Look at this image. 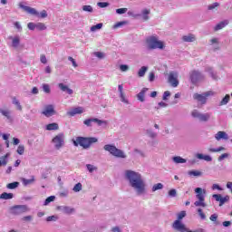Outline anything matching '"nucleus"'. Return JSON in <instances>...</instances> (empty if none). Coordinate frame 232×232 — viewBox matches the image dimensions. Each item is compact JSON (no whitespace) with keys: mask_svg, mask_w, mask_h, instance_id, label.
I'll return each instance as SVG.
<instances>
[{"mask_svg":"<svg viewBox=\"0 0 232 232\" xmlns=\"http://www.w3.org/2000/svg\"><path fill=\"white\" fill-rule=\"evenodd\" d=\"M126 177L131 188L136 189L138 195H142L146 189V184H144V180H142L140 174L133 170H127Z\"/></svg>","mask_w":232,"mask_h":232,"instance_id":"f257e3e1","label":"nucleus"},{"mask_svg":"<svg viewBox=\"0 0 232 232\" xmlns=\"http://www.w3.org/2000/svg\"><path fill=\"white\" fill-rule=\"evenodd\" d=\"M98 140L93 137H77L76 140H73L74 146H81L83 150H88L92 146V144H95Z\"/></svg>","mask_w":232,"mask_h":232,"instance_id":"f03ea898","label":"nucleus"},{"mask_svg":"<svg viewBox=\"0 0 232 232\" xmlns=\"http://www.w3.org/2000/svg\"><path fill=\"white\" fill-rule=\"evenodd\" d=\"M146 41L149 50H164V42L160 41L157 36H150Z\"/></svg>","mask_w":232,"mask_h":232,"instance_id":"7ed1b4c3","label":"nucleus"},{"mask_svg":"<svg viewBox=\"0 0 232 232\" xmlns=\"http://www.w3.org/2000/svg\"><path fill=\"white\" fill-rule=\"evenodd\" d=\"M195 193H197L196 198H198V201L194 203V206H196V208H206V206H208L206 204V196H204L206 195V190L197 188H195Z\"/></svg>","mask_w":232,"mask_h":232,"instance_id":"20e7f679","label":"nucleus"},{"mask_svg":"<svg viewBox=\"0 0 232 232\" xmlns=\"http://www.w3.org/2000/svg\"><path fill=\"white\" fill-rule=\"evenodd\" d=\"M103 150H105V151H109L111 155L116 157L117 159H126V154H124V151L117 149L115 145L107 144L103 147Z\"/></svg>","mask_w":232,"mask_h":232,"instance_id":"39448f33","label":"nucleus"},{"mask_svg":"<svg viewBox=\"0 0 232 232\" xmlns=\"http://www.w3.org/2000/svg\"><path fill=\"white\" fill-rule=\"evenodd\" d=\"M64 139H65V136H64V133L63 132H60L53 137V139L52 140V142L54 144V148L56 150H61V148L64 146Z\"/></svg>","mask_w":232,"mask_h":232,"instance_id":"423d86ee","label":"nucleus"},{"mask_svg":"<svg viewBox=\"0 0 232 232\" xmlns=\"http://www.w3.org/2000/svg\"><path fill=\"white\" fill-rule=\"evenodd\" d=\"M191 116L194 119H198V121H200V122H208V121H209V119L211 118V113L207 112V113H200V111L194 110L191 111Z\"/></svg>","mask_w":232,"mask_h":232,"instance_id":"0eeeda50","label":"nucleus"},{"mask_svg":"<svg viewBox=\"0 0 232 232\" xmlns=\"http://www.w3.org/2000/svg\"><path fill=\"white\" fill-rule=\"evenodd\" d=\"M210 95H214V92L212 91H208L204 94L195 93L193 95V99H195V101H198V102H201V104H206L208 97H210Z\"/></svg>","mask_w":232,"mask_h":232,"instance_id":"6e6552de","label":"nucleus"},{"mask_svg":"<svg viewBox=\"0 0 232 232\" xmlns=\"http://www.w3.org/2000/svg\"><path fill=\"white\" fill-rule=\"evenodd\" d=\"M28 207L26 205H16L11 208L12 215H23V213L28 212Z\"/></svg>","mask_w":232,"mask_h":232,"instance_id":"1a4fd4ad","label":"nucleus"},{"mask_svg":"<svg viewBox=\"0 0 232 232\" xmlns=\"http://www.w3.org/2000/svg\"><path fill=\"white\" fill-rule=\"evenodd\" d=\"M200 79H204V76L198 71H192L190 72V81L192 84H197Z\"/></svg>","mask_w":232,"mask_h":232,"instance_id":"9d476101","label":"nucleus"},{"mask_svg":"<svg viewBox=\"0 0 232 232\" xmlns=\"http://www.w3.org/2000/svg\"><path fill=\"white\" fill-rule=\"evenodd\" d=\"M92 122H96L98 126H102V124H108L106 121L99 120L97 118L87 119L83 121V124H85V126L90 127L92 126Z\"/></svg>","mask_w":232,"mask_h":232,"instance_id":"9b49d317","label":"nucleus"},{"mask_svg":"<svg viewBox=\"0 0 232 232\" xmlns=\"http://www.w3.org/2000/svg\"><path fill=\"white\" fill-rule=\"evenodd\" d=\"M19 7L22 8L24 12H27V14H30V15H36L39 16V12L34 7L26 6L23 5V3L19 4Z\"/></svg>","mask_w":232,"mask_h":232,"instance_id":"f8f14e48","label":"nucleus"},{"mask_svg":"<svg viewBox=\"0 0 232 232\" xmlns=\"http://www.w3.org/2000/svg\"><path fill=\"white\" fill-rule=\"evenodd\" d=\"M173 229H175L176 231H179V232H189V230H188L186 228V226L184 224H182V222H180L179 220H176L174 221L173 225H172Z\"/></svg>","mask_w":232,"mask_h":232,"instance_id":"ddd939ff","label":"nucleus"},{"mask_svg":"<svg viewBox=\"0 0 232 232\" xmlns=\"http://www.w3.org/2000/svg\"><path fill=\"white\" fill-rule=\"evenodd\" d=\"M55 109L53 108V105H46L42 111V114L45 117H52L55 115Z\"/></svg>","mask_w":232,"mask_h":232,"instance_id":"4468645a","label":"nucleus"},{"mask_svg":"<svg viewBox=\"0 0 232 232\" xmlns=\"http://www.w3.org/2000/svg\"><path fill=\"white\" fill-rule=\"evenodd\" d=\"M169 82L171 84L172 88H177V86H179V79H177V73L170 72L169 74Z\"/></svg>","mask_w":232,"mask_h":232,"instance_id":"2eb2a0df","label":"nucleus"},{"mask_svg":"<svg viewBox=\"0 0 232 232\" xmlns=\"http://www.w3.org/2000/svg\"><path fill=\"white\" fill-rule=\"evenodd\" d=\"M215 139L216 140H222V139L224 140H227L229 139V136L227 135V133H226V131L219 130L215 135Z\"/></svg>","mask_w":232,"mask_h":232,"instance_id":"dca6fc26","label":"nucleus"},{"mask_svg":"<svg viewBox=\"0 0 232 232\" xmlns=\"http://www.w3.org/2000/svg\"><path fill=\"white\" fill-rule=\"evenodd\" d=\"M82 107H77L67 112L69 117H74V115L82 113Z\"/></svg>","mask_w":232,"mask_h":232,"instance_id":"f3484780","label":"nucleus"},{"mask_svg":"<svg viewBox=\"0 0 232 232\" xmlns=\"http://www.w3.org/2000/svg\"><path fill=\"white\" fill-rule=\"evenodd\" d=\"M227 24H229V21L227 20L222 21L214 27V30L215 32H218V30H222V28H226Z\"/></svg>","mask_w":232,"mask_h":232,"instance_id":"a211bd4d","label":"nucleus"},{"mask_svg":"<svg viewBox=\"0 0 232 232\" xmlns=\"http://www.w3.org/2000/svg\"><path fill=\"white\" fill-rule=\"evenodd\" d=\"M58 87L62 92H66L69 95H72L73 93V90L70 89L68 85H64V83H59Z\"/></svg>","mask_w":232,"mask_h":232,"instance_id":"6ab92c4d","label":"nucleus"},{"mask_svg":"<svg viewBox=\"0 0 232 232\" xmlns=\"http://www.w3.org/2000/svg\"><path fill=\"white\" fill-rule=\"evenodd\" d=\"M148 91V88H143L138 94H137V98L138 101H140V102H144L145 99V95H146V92Z\"/></svg>","mask_w":232,"mask_h":232,"instance_id":"aec40b11","label":"nucleus"},{"mask_svg":"<svg viewBox=\"0 0 232 232\" xmlns=\"http://www.w3.org/2000/svg\"><path fill=\"white\" fill-rule=\"evenodd\" d=\"M196 157L197 159H199V160H206L207 162H211V160H213V159L209 155L204 156L203 154L198 153Z\"/></svg>","mask_w":232,"mask_h":232,"instance_id":"412c9836","label":"nucleus"},{"mask_svg":"<svg viewBox=\"0 0 232 232\" xmlns=\"http://www.w3.org/2000/svg\"><path fill=\"white\" fill-rule=\"evenodd\" d=\"M182 40L185 42V43H193L195 42V34H188V35H184L182 37Z\"/></svg>","mask_w":232,"mask_h":232,"instance_id":"4be33fe9","label":"nucleus"},{"mask_svg":"<svg viewBox=\"0 0 232 232\" xmlns=\"http://www.w3.org/2000/svg\"><path fill=\"white\" fill-rule=\"evenodd\" d=\"M0 198H2L4 200H10V199L14 198V194L4 192L0 195Z\"/></svg>","mask_w":232,"mask_h":232,"instance_id":"5701e85b","label":"nucleus"},{"mask_svg":"<svg viewBox=\"0 0 232 232\" xmlns=\"http://www.w3.org/2000/svg\"><path fill=\"white\" fill-rule=\"evenodd\" d=\"M46 130H47V131H52V130H59V124H57V123H50V124L46 125Z\"/></svg>","mask_w":232,"mask_h":232,"instance_id":"b1692460","label":"nucleus"},{"mask_svg":"<svg viewBox=\"0 0 232 232\" xmlns=\"http://www.w3.org/2000/svg\"><path fill=\"white\" fill-rule=\"evenodd\" d=\"M173 161L176 164H186V159L181 158L180 156H176L173 158Z\"/></svg>","mask_w":232,"mask_h":232,"instance_id":"393cba45","label":"nucleus"},{"mask_svg":"<svg viewBox=\"0 0 232 232\" xmlns=\"http://www.w3.org/2000/svg\"><path fill=\"white\" fill-rule=\"evenodd\" d=\"M10 39H12L13 47L17 48V46H19V43H21L19 36H15L14 38L10 37Z\"/></svg>","mask_w":232,"mask_h":232,"instance_id":"a878e982","label":"nucleus"},{"mask_svg":"<svg viewBox=\"0 0 232 232\" xmlns=\"http://www.w3.org/2000/svg\"><path fill=\"white\" fill-rule=\"evenodd\" d=\"M0 168L1 166H6L8 164V154H5V156L0 158Z\"/></svg>","mask_w":232,"mask_h":232,"instance_id":"bb28decb","label":"nucleus"},{"mask_svg":"<svg viewBox=\"0 0 232 232\" xmlns=\"http://www.w3.org/2000/svg\"><path fill=\"white\" fill-rule=\"evenodd\" d=\"M146 72H148V67L142 66L138 72V77H144V75H146Z\"/></svg>","mask_w":232,"mask_h":232,"instance_id":"cd10ccee","label":"nucleus"},{"mask_svg":"<svg viewBox=\"0 0 232 232\" xmlns=\"http://www.w3.org/2000/svg\"><path fill=\"white\" fill-rule=\"evenodd\" d=\"M13 104L17 107V110H19V111H23V106H21V103L19 102V100H17V98H13Z\"/></svg>","mask_w":232,"mask_h":232,"instance_id":"c85d7f7f","label":"nucleus"},{"mask_svg":"<svg viewBox=\"0 0 232 232\" xmlns=\"http://www.w3.org/2000/svg\"><path fill=\"white\" fill-rule=\"evenodd\" d=\"M0 113H2L4 117H6V119L8 120L12 119V116L10 115V111L8 110L1 109Z\"/></svg>","mask_w":232,"mask_h":232,"instance_id":"c756f323","label":"nucleus"},{"mask_svg":"<svg viewBox=\"0 0 232 232\" xmlns=\"http://www.w3.org/2000/svg\"><path fill=\"white\" fill-rule=\"evenodd\" d=\"M229 99H230L229 94H227V95L222 99V101L220 102V106H226V104H227V102H229Z\"/></svg>","mask_w":232,"mask_h":232,"instance_id":"7c9ffc66","label":"nucleus"},{"mask_svg":"<svg viewBox=\"0 0 232 232\" xmlns=\"http://www.w3.org/2000/svg\"><path fill=\"white\" fill-rule=\"evenodd\" d=\"M188 175L193 177H202V172H200L199 170H190L188 171Z\"/></svg>","mask_w":232,"mask_h":232,"instance_id":"2f4dec72","label":"nucleus"},{"mask_svg":"<svg viewBox=\"0 0 232 232\" xmlns=\"http://www.w3.org/2000/svg\"><path fill=\"white\" fill-rule=\"evenodd\" d=\"M150 9H144L142 11V15H143L144 21H148V19H150V16H148V15H150Z\"/></svg>","mask_w":232,"mask_h":232,"instance_id":"473e14b6","label":"nucleus"},{"mask_svg":"<svg viewBox=\"0 0 232 232\" xmlns=\"http://www.w3.org/2000/svg\"><path fill=\"white\" fill-rule=\"evenodd\" d=\"M18 186H19V182L14 181V182H13V183H8L7 186H6V188H7L8 189H15V188H17Z\"/></svg>","mask_w":232,"mask_h":232,"instance_id":"72a5a7b5","label":"nucleus"},{"mask_svg":"<svg viewBox=\"0 0 232 232\" xmlns=\"http://www.w3.org/2000/svg\"><path fill=\"white\" fill-rule=\"evenodd\" d=\"M36 30H39L40 32H43V30H46V24H44V23H37Z\"/></svg>","mask_w":232,"mask_h":232,"instance_id":"f704fd0d","label":"nucleus"},{"mask_svg":"<svg viewBox=\"0 0 232 232\" xmlns=\"http://www.w3.org/2000/svg\"><path fill=\"white\" fill-rule=\"evenodd\" d=\"M226 148L224 147H219L218 149H209L208 151H210L211 153H218L219 151H225Z\"/></svg>","mask_w":232,"mask_h":232,"instance_id":"c9c22d12","label":"nucleus"},{"mask_svg":"<svg viewBox=\"0 0 232 232\" xmlns=\"http://www.w3.org/2000/svg\"><path fill=\"white\" fill-rule=\"evenodd\" d=\"M162 188H164V185H162V183L155 184L152 187V191L153 192L158 191V189H162Z\"/></svg>","mask_w":232,"mask_h":232,"instance_id":"e433bc0d","label":"nucleus"},{"mask_svg":"<svg viewBox=\"0 0 232 232\" xmlns=\"http://www.w3.org/2000/svg\"><path fill=\"white\" fill-rule=\"evenodd\" d=\"M35 182V178L33 176L31 179H24V186H28L30 184H34Z\"/></svg>","mask_w":232,"mask_h":232,"instance_id":"4c0bfd02","label":"nucleus"},{"mask_svg":"<svg viewBox=\"0 0 232 232\" xmlns=\"http://www.w3.org/2000/svg\"><path fill=\"white\" fill-rule=\"evenodd\" d=\"M101 28H102V23L92 25L91 27V32H95V30H101Z\"/></svg>","mask_w":232,"mask_h":232,"instance_id":"58836bf2","label":"nucleus"},{"mask_svg":"<svg viewBox=\"0 0 232 232\" xmlns=\"http://www.w3.org/2000/svg\"><path fill=\"white\" fill-rule=\"evenodd\" d=\"M53 200H55V196L48 197L44 201V206H48V204H50V202H53Z\"/></svg>","mask_w":232,"mask_h":232,"instance_id":"ea45409f","label":"nucleus"},{"mask_svg":"<svg viewBox=\"0 0 232 232\" xmlns=\"http://www.w3.org/2000/svg\"><path fill=\"white\" fill-rule=\"evenodd\" d=\"M72 189L73 191H75V193H78V191H81V189H82V184L77 183Z\"/></svg>","mask_w":232,"mask_h":232,"instance_id":"a19ab883","label":"nucleus"},{"mask_svg":"<svg viewBox=\"0 0 232 232\" xmlns=\"http://www.w3.org/2000/svg\"><path fill=\"white\" fill-rule=\"evenodd\" d=\"M227 158H229V153H223V154H221V155L218 157V160L219 162H222V160H224V159H227Z\"/></svg>","mask_w":232,"mask_h":232,"instance_id":"79ce46f5","label":"nucleus"},{"mask_svg":"<svg viewBox=\"0 0 232 232\" xmlns=\"http://www.w3.org/2000/svg\"><path fill=\"white\" fill-rule=\"evenodd\" d=\"M86 168H87L88 171H90V173H93V171H95V169H97V168L94 167V166L92 165V164H87V165H86Z\"/></svg>","mask_w":232,"mask_h":232,"instance_id":"37998d69","label":"nucleus"},{"mask_svg":"<svg viewBox=\"0 0 232 232\" xmlns=\"http://www.w3.org/2000/svg\"><path fill=\"white\" fill-rule=\"evenodd\" d=\"M38 17H41V19H46V17H48V13L46 12V10H43L39 14Z\"/></svg>","mask_w":232,"mask_h":232,"instance_id":"c03bdc74","label":"nucleus"},{"mask_svg":"<svg viewBox=\"0 0 232 232\" xmlns=\"http://www.w3.org/2000/svg\"><path fill=\"white\" fill-rule=\"evenodd\" d=\"M82 11L83 12H93V7H92V5H83Z\"/></svg>","mask_w":232,"mask_h":232,"instance_id":"a18cd8bd","label":"nucleus"},{"mask_svg":"<svg viewBox=\"0 0 232 232\" xmlns=\"http://www.w3.org/2000/svg\"><path fill=\"white\" fill-rule=\"evenodd\" d=\"M17 153L18 155H23L24 153V146L19 145L17 148Z\"/></svg>","mask_w":232,"mask_h":232,"instance_id":"49530a36","label":"nucleus"},{"mask_svg":"<svg viewBox=\"0 0 232 232\" xmlns=\"http://www.w3.org/2000/svg\"><path fill=\"white\" fill-rule=\"evenodd\" d=\"M198 213L202 220H206V214L202 211V208L198 209Z\"/></svg>","mask_w":232,"mask_h":232,"instance_id":"de8ad7c7","label":"nucleus"},{"mask_svg":"<svg viewBox=\"0 0 232 232\" xmlns=\"http://www.w3.org/2000/svg\"><path fill=\"white\" fill-rule=\"evenodd\" d=\"M228 200H229V197H225V198L221 197V199L219 201V206H224V204H226V202H227Z\"/></svg>","mask_w":232,"mask_h":232,"instance_id":"09e8293b","label":"nucleus"},{"mask_svg":"<svg viewBox=\"0 0 232 232\" xmlns=\"http://www.w3.org/2000/svg\"><path fill=\"white\" fill-rule=\"evenodd\" d=\"M128 12V8H119L116 10V14H122Z\"/></svg>","mask_w":232,"mask_h":232,"instance_id":"8fccbe9b","label":"nucleus"},{"mask_svg":"<svg viewBox=\"0 0 232 232\" xmlns=\"http://www.w3.org/2000/svg\"><path fill=\"white\" fill-rule=\"evenodd\" d=\"M22 220H24V222H32V220H34V217L25 216V217L22 218Z\"/></svg>","mask_w":232,"mask_h":232,"instance_id":"3c124183","label":"nucleus"},{"mask_svg":"<svg viewBox=\"0 0 232 232\" xmlns=\"http://www.w3.org/2000/svg\"><path fill=\"white\" fill-rule=\"evenodd\" d=\"M43 90L45 93H50V85L46 83L43 84Z\"/></svg>","mask_w":232,"mask_h":232,"instance_id":"603ef678","label":"nucleus"},{"mask_svg":"<svg viewBox=\"0 0 232 232\" xmlns=\"http://www.w3.org/2000/svg\"><path fill=\"white\" fill-rule=\"evenodd\" d=\"M40 61L43 63V64H46L48 63V60L46 59V55L41 54Z\"/></svg>","mask_w":232,"mask_h":232,"instance_id":"864d4df0","label":"nucleus"},{"mask_svg":"<svg viewBox=\"0 0 232 232\" xmlns=\"http://www.w3.org/2000/svg\"><path fill=\"white\" fill-rule=\"evenodd\" d=\"M186 217V211H181L180 213L178 214V219L177 220H182Z\"/></svg>","mask_w":232,"mask_h":232,"instance_id":"5fc2aeb1","label":"nucleus"},{"mask_svg":"<svg viewBox=\"0 0 232 232\" xmlns=\"http://www.w3.org/2000/svg\"><path fill=\"white\" fill-rule=\"evenodd\" d=\"M37 26V24H34L32 22H30L28 24H27V27L29 28V30H35Z\"/></svg>","mask_w":232,"mask_h":232,"instance_id":"6e6d98bb","label":"nucleus"},{"mask_svg":"<svg viewBox=\"0 0 232 232\" xmlns=\"http://www.w3.org/2000/svg\"><path fill=\"white\" fill-rule=\"evenodd\" d=\"M220 5L218 3H214L210 5H208V10H215V8H218Z\"/></svg>","mask_w":232,"mask_h":232,"instance_id":"4d7b16f0","label":"nucleus"},{"mask_svg":"<svg viewBox=\"0 0 232 232\" xmlns=\"http://www.w3.org/2000/svg\"><path fill=\"white\" fill-rule=\"evenodd\" d=\"M94 55L98 57V59H104V53L102 52H95Z\"/></svg>","mask_w":232,"mask_h":232,"instance_id":"13d9d810","label":"nucleus"},{"mask_svg":"<svg viewBox=\"0 0 232 232\" xmlns=\"http://www.w3.org/2000/svg\"><path fill=\"white\" fill-rule=\"evenodd\" d=\"M68 61H71V63H72V66L74 67V68H77V62H75V59H73V57H72V56H69L68 57Z\"/></svg>","mask_w":232,"mask_h":232,"instance_id":"bf43d9fd","label":"nucleus"},{"mask_svg":"<svg viewBox=\"0 0 232 232\" xmlns=\"http://www.w3.org/2000/svg\"><path fill=\"white\" fill-rule=\"evenodd\" d=\"M120 70L121 72H128V70H130V67H128V65H126V64H121V65H120Z\"/></svg>","mask_w":232,"mask_h":232,"instance_id":"052dcab7","label":"nucleus"},{"mask_svg":"<svg viewBox=\"0 0 232 232\" xmlns=\"http://www.w3.org/2000/svg\"><path fill=\"white\" fill-rule=\"evenodd\" d=\"M169 95H171V92H169V91H166L163 94V101H168V97H169Z\"/></svg>","mask_w":232,"mask_h":232,"instance_id":"680f3d73","label":"nucleus"},{"mask_svg":"<svg viewBox=\"0 0 232 232\" xmlns=\"http://www.w3.org/2000/svg\"><path fill=\"white\" fill-rule=\"evenodd\" d=\"M110 4L106 3V2H99L98 3V6H100V8H106V6H109Z\"/></svg>","mask_w":232,"mask_h":232,"instance_id":"e2e57ef3","label":"nucleus"},{"mask_svg":"<svg viewBox=\"0 0 232 232\" xmlns=\"http://www.w3.org/2000/svg\"><path fill=\"white\" fill-rule=\"evenodd\" d=\"M169 197H177V190L172 188L169 191Z\"/></svg>","mask_w":232,"mask_h":232,"instance_id":"0e129e2a","label":"nucleus"},{"mask_svg":"<svg viewBox=\"0 0 232 232\" xmlns=\"http://www.w3.org/2000/svg\"><path fill=\"white\" fill-rule=\"evenodd\" d=\"M212 197L217 200V202H220L222 198V196L220 194H214Z\"/></svg>","mask_w":232,"mask_h":232,"instance_id":"69168bd1","label":"nucleus"},{"mask_svg":"<svg viewBox=\"0 0 232 232\" xmlns=\"http://www.w3.org/2000/svg\"><path fill=\"white\" fill-rule=\"evenodd\" d=\"M209 218H210V220H211L212 222H217V218H218V215H217V214H212Z\"/></svg>","mask_w":232,"mask_h":232,"instance_id":"338daca9","label":"nucleus"},{"mask_svg":"<svg viewBox=\"0 0 232 232\" xmlns=\"http://www.w3.org/2000/svg\"><path fill=\"white\" fill-rule=\"evenodd\" d=\"M63 211L65 212V213H67V214H70V213H73V208H68V207H65L64 208H63Z\"/></svg>","mask_w":232,"mask_h":232,"instance_id":"774afa93","label":"nucleus"}]
</instances>
